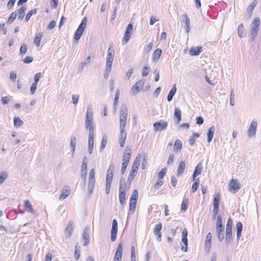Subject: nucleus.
I'll return each instance as SVG.
<instances>
[{
    "instance_id": "obj_1",
    "label": "nucleus",
    "mask_w": 261,
    "mask_h": 261,
    "mask_svg": "<svg viewBox=\"0 0 261 261\" xmlns=\"http://www.w3.org/2000/svg\"><path fill=\"white\" fill-rule=\"evenodd\" d=\"M93 122V107L91 104H89L87 109L85 126L86 128L89 130L88 139V152L90 154L92 153L94 147V127Z\"/></svg>"
},
{
    "instance_id": "obj_2",
    "label": "nucleus",
    "mask_w": 261,
    "mask_h": 261,
    "mask_svg": "<svg viewBox=\"0 0 261 261\" xmlns=\"http://www.w3.org/2000/svg\"><path fill=\"white\" fill-rule=\"evenodd\" d=\"M141 159V155L139 154L137 156L133 164L127 179V184L129 185V186L130 185L132 181L133 180L138 172V170L140 165Z\"/></svg>"
},
{
    "instance_id": "obj_3",
    "label": "nucleus",
    "mask_w": 261,
    "mask_h": 261,
    "mask_svg": "<svg viewBox=\"0 0 261 261\" xmlns=\"http://www.w3.org/2000/svg\"><path fill=\"white\" fill-rule=\"evenodd\" d=\"M260 19L256 17L252 22L249 30L250 37L252 41L255 40L259 29Z\"/></svg>"
},
{
    "instance_id": "obj_4",
    "label": "nucleus",
    "mask_w": 261,
    "mask_h": 261,
    "mask_svg": "<svg viewBox=\"0 0 261 261\" xmlns=\"http://www.w3.org/2000/svg\"><path fill=\"white\" fill-rule=\"evenodd\" d=\"M127 108L125 104L121 105L120 111V128H125L127 119Z\"/></svg>"
},
{
    "instance_id": "obj_5",
    "label": "nucleus",
    "mask_w": 261,
    "mask_h": 261,
    "mask_svg": "<svg viewBox=\"0 0 261 261\" xmlns=\"http://www.w3.org/2000/svg\"><path fill=\"white\" fill-rule=\"evenodd\" d=\"M87 23V18L86 17H85L82 20L81 23L77 29L76 30L74 36V39L76 41H78L81 38L84 31L85 29V27Z\"/></svg>"
},
{
    "instance_id": "obj_6",
    "label": "nucleus",
    "mask_w": 261,
    "mask_h": 261,
    "mask_svg": "<svg viewBox=\"0 0 261 261\" xmlns=\"http://www.w3.org/2000/svg\"><path fill=\"white\" fill-rule=\"evenodd\" d=\"M233 222L232 219L229 218L227 220L226 226V239L225 242L227 245L229 244L232 241V226Z\"/></svg>"
},
{
    "instance_id": "obj_7",
    "label": "nucleus",
    "mask_w": 261,
    "mask_h": 261,
    "mask_svg": "<svg viewBox=\"0 0 261 261\" xmlns=\"http://www.w3.org/2000/svg\"><path fill=\"white\" fill-rule=\"evenodd\" d=\"M115 51L113 48V45L110 44L107 55V62L106 67L112 68V64L114 60Z\"/></svg>"
},
{
    "instance_id": "obj_8",
    "label": "nucleus",
    "mask_w": 261,
    "mask_h": 261,
    "mask_svg": "<svg viewBox=\"0 0 261 261\" xmlns=\"http://www.w3.org/2000/svg\"><path fill=\"white\" fill-rule=\"evenodd\" d=\"M95 170L91 169L89 172V181H88V193L91 194L93 193L95 185Z\"/></svg>"
},
{
    "instance_id": "obj_9",
    "label": "nucleus",
    "mask_w": 261,
    "mask_h": 261,
    "mask_svg": "<svg viewBox=\"0 0 261 261\" xmlns=\"http://www.w3.org/2000/svg\"><path fill=\"white\" fill-rule=\"evenodd\" d=\"M168 126V122L160 120L153 123V129L155 132H162L165 130Z\"/></svg>"
},
{
    "instance_id": "obj_10",
    "label": "nucleus",
    "mask_w": 261,
    "mask_h": 261,
    "mask_svg": "<svg viewBox=\"0 0 261 261\" xmlns=\"http://www.w3.org/2000/svg\"><path fill=\"white\" fill-rule=\"evenodd\" d=\"M228 190L233 193H237L241 188V184L237 179H232L228 185Z\"/></svg>"
},
{
    "instance_id": "obj_11",
    "label": "nucleus",
    "mask_w": 261,
    "mask_h": 261,
    "mask_svg": "<svg viewBox=\"0 0 261 261\" xmlns=\"http://www.w3.org/2000/svg\"><path fill=\"white\" fill-rule=\"evenodd\" d=\"M257 126V120L256 119H253L250 124L249 128L247 130V135L249 138H252L255 136Z\"/></svg>"
},
{
    "instance_id": "obj_12",
    "label": "nucleus",
    "mask_w": 261,
    "mask_h": 261,
    "mask_svg": "<svg viewBox=\"0 0 261 261\" xmlns=\"http://www.w3.org/2000/svg\"><path fill=\"white\" fill-rule=\"evenodd\" d=\"M118 229V223L116 219H114L112 222V227L111 232V240L112 242H114L117 237Z\"/></svg>"
},
{
    "instance_id": "obj_13",
    "label": "nucleus",
    "mask_w": 261,
    "mask_h": 261,
    "mask_svg": "<svg viewBox=\"0 0 261 261\" xmlns=\"http://www.w3.org/2000/svg\"><path fill=\"white\" fill-rule=\"evenodd\" d=\"M144 82L142 80H139L132 88L131 92L134 95L137 94L140 90L143 88Z\"/></svg>"
},
{
    "instance_id": "obj_14",
    "label": "nucleus",
    "mask_w": 261,
    "mask_h": 261,
    "mask_svg": "<svg viewBox=\"0 0 261 261\" xmlns=\"http://www.w3.org/2000/svg\"><path fill=\"white\" fill-rule=\"evenodd\" d=\"M131 156V149L127 147L124 151L122 158V163L128 164Z\"/></svg>"
},
{
    "instance_id": "obj_15",
    "label": "nucleus",
    "mask_w": 261,
    "mask_h": 261,
    "mask_svg": "<svg viewBox=\"0 0 261 261\" xmlns=\"http://www.w3.org/2000/svg\"><path fill=\"white\" fill-rule=\"evenodd\" d=\"M181 21L185 24L186 32L188 33L190 31V20L187 14L181 16Z\"/></svg>"
},
{
    "instance_id": "obj_16",
    "label": "nucleus",
    "mask_w": 261,
    "mask_h": 261,
    "mask_svg": "<svg viewBox=\"0 0 261 261\" xmlns=\"http://www.w3.org/2000/svg\"><path fill=\"white\" fill-rule=\"evenodd\" d=\"M120 133L119 137V140L120 143V146L121 147H123L124 146L125 139L126 137V133L125 128H120Z\"/></svg>"
},
{
    "instance_id": "obj_17",
    "label": "nucleus",
    "mask_w": 261,
    "mask_h": 261,
    "mask_svg": "<svg viewBox=\"0 0 261 261\" xmlns=\"http://www.w3.org/2000/svg\"><path fill=\"white\" fill-rule=\"evenodd\" d=\"M74 222L71 220L69 221L68 224L65 229V232L67 234V238H70L71 237L74 229Z\"/></svg>"
},
{
    "instance_id": "obj_18",
    "label": "nucleus",
    "mask_w": 261,
    "mask_h": 261,
    "mask_svg": "<svg viewBox=\"0 0 261 261\" xmlns=\"http://www.w3.org/2000/svg\"><path fill=\"white\" fill-rule=\"evenodd\" d=\"M70 193L69 187L67 186H65L59 197V199L61 200L65 199L70 194Z\"/></svg>"
},
{
    "instance_id": "obj_19",
    "label": "nucleus",
    "mask_w": 261,
    "mask_h": 261,
    "mask_svg": "<svg viewBox=\"0 0 261 261\" xmlns=\"http://www.w3.org/2000/svg\"><path fill=\"white\" fill-rule=\"evenodd\" d=\"M202 168V164L201 162L199 163L194 171V173L192 176L193 179H196V177L201 174Z\"/></svg>"
},
{
    "instance_id": "obj_20",
    "label": "nucleus",
    "mask_w": 261,
    "mask_h": 261,
    "mask_svg": "<svg viewBox=\"0 0 261 261\" xmlns=\"http://www.w3.org/2000/svg\"><path fill=\"white\" fill-rule=\"evenodd\" d=\"M258 3L257 0H254L250 5H249L247 8V12L248 15L249 17H250L252 15V12L257 5Z\"/></svg>"
},
{
    "instance_id": "obj_21",
    "label": "nucleus",
    "mask_w": 261,
    "mask_h": 261,
    "mask_svg": "<svg viewBox=\"0 0 261 261\" xmlns=\"http://www.w3.org/2000/svg\"><path fill=\"white\" fill-rule=\"evenodd\" d=\"M202 48L201 46L192 47L189 50V54L191 56H198L202 51Z\"/></svg>"
},
{
    "instance_id": "obj_22",
    "label": "nucleus",
    "mask_w": 261,
    "mask_h": 261,
    "mask_svg": "<svg viewBox=\"0 0 261 261\" xmlns=\"http://www.w3.org/2000/svg\"><path fill=\"white\" fill-rule=\"evenodd\" d=\"M215 131V127L214 125L211 126L208 129L207 133V140L208 143H210L214 136Z\"/></svg>"
},
{
    "instance_id": "obj_23",
    "label": "nucleus",
    "mask_w": 261,
    "mask_h": 261,
    "mask_svg": "<svg viewBox=\"0 0 261 261\" xmlns=\"http://www.w3.org/2000/svg\"><path fill=\"white\" fill-rule=\"evenodd\" d=\"M24 206L25 211L28 213L32 214H34L35 213V211L32 207V204L28 200H25Z\"/></svg>"
},
{
    "instance_id": "obj_24",
    "label": "nucleus",
    "mask_w": 261,
    "mask_h": 261,
    "mask_svg": "<svg viewBox=\"0 0 261 261\" xmlns=\"http://www.w3.org/2000/svg\"><path fill=\"white\" fill-rule=\"evenodd\" d=\"M186 167V163L185 162L182 161L180 162L178 168L177 170V175L179 176L182 175L184 173L185 169Z\"/></svg>"
},
{
    "instance_id": "obj_25",
    "label": "nucleus",
    "mask_w": 261,
    "mask_h": 261,
    "mask_svg": "<svg viewBox=\"0 0 261 261\" xmlns=\"http://www.w3.org/2000/svg\"><path fill=\"white\" fill-rule=\"evenodd\" d=\"M238 33L241 38L245 37L247 34V31L244 29L242 23L240 24L238 27Z\"/></svg>"
},
{
    "instance_id": "obj_26",
    "label": "nucleus",
    "mask_w": 261,
    "mask_h": 261,
    "mask_svg": "<svg viewBox=\"0 0 261 261\" xmlns=\"http://www.w3.org/2000/svg\"><path fill=\"white\" fill-rule=\"evenodd\" d=\"M224 228H216V231L218 236V240L220 242H222L224 238Z\"/></svg>"
},
{
    "instance_id": "obj_27",
    "label": "nucleus",
    "mask_w": 261,
    "mask_h": 261,
    "mask_svg": "<svg viewBox=\"0 0 261 261\" xmlns=\"http://www.w3.org/2000/svg\"><path fill=\"white\" fill-rule=\"evenodd\" d=\"M162 50L160 48H157L152 54V60L153 62H156L161 57Z\"/></svg>"
},
{
    "instance_id": "obj_28",
    "label": "nucleus",
    "mask_w": 261,
    "mask_h": 261,
    "mask_svg": "<svg viewBox=\"0 0 261 261\" xmlns=\"http://www.w3.org/2000/svg\"><path fill=\"white\" fill-rule=\"evenodd\" d=\"M174 117L177 119L176 123L178 124L181 121V111L179 108H175L174 113Z\"/></svg>"
},
{
    "instance_id": "obj_29",
    "label": "nucleus",
    "mask_w": 261,
    "mask_h": 261,
    "mask_svg": "<svg viewBox=\"0 0 261 261\" xmlns=\"http://www.w3.org/2000/svg\"><path fill=\"white\" fill-rule=\"evenodd\" d=\"M176 91V85L174 84L173 85L171 89L169 91L168 95L167 96V100L168 101H170L173 99L174 95H175Z\"/></svg>"
},
{
    "instance_id": "obj_30",
    "label": "nucleus",
    "mask_w": 261,
    "mask_h": 261,
    "mask_svg": "<svg viewBox=\"0 0 261 261\" xmlns=\"http://www.w3.org/2000/svg\"><path fill=\"white\" fill-rule=\"evenodd\" d=\"M125 191H119V201L122 205H124L125 203Z\"/></svg>"
},
{
    "instance_id": "obj_31",
    "label": "nucleus",
    "mask_w": 261,
    "mask_h": 261,
    "mask_svg": "<svg viewBox=\"0 0 261 261\" xmlns=\"http://www.w3.org/2000/svg\"><path fill=\"white\" fill-rule=\"evenodd\" d=\"M27 9L25 6H22L20 9H18V18L19 20H22L25 15V11Z\"/></svg>"
},
{
    "instance_id": "obj_32",
    "label": "nucleus",
    "mask_w": 261,
    "mask_h": 261,
    "mask_svg": "<svg viewBox=\"0 0 261 261\" xmlns=\"http://www.w3.org/2000/svg\"><path fill=\"white\" fill-rule=\"evenodd\" d=\"M182 148V142L179 140L177 139L174 145V150L176 152H179Z\"/></svg>"
},
{
    "instance_id": "obj_33",
    "label": "nucleus",
    "mask_w": 261,
    "mask_h": 261,
    "mask_svg": "<svg viewBox=\"0 0 261 261\" xmlns=\"http://www.w3.org/2000/svg\"><path fill=\"white\" fill-rule=\"evenodd\" d=\"M76 145V138L74 136H72L71 138V140H70V147H71V152L72 153V155H74Z\"/></svg>"
},
{
    "instance_id": "obj_34",
    "label": "nucleus",
    "mask_w": 261,
    "mask_h": 261,
    "mask_svg": "<svg viewBox=\"0 0 261 261\" xmlns=\"http://www.w3.org/2000/svg\"><path fill=\"white\" fill-rule=\"evenodd\" d=\"M220 199V195L219 194H217L215 195L213 201L214 208H219Z\"/></svg>"
},
{
    "instance_id": "obj_35",
    "label": "nucleus",
    "mask_w": 261,
    "mask_h": 261,
    "mask_svg": "<svg viewBox=\"0 0 261 261\" xmlns=\"http://www.w3.org/2000/svg\"><path fill=\"white\" fill-rule=\"evenodd\" d=\"M126 183L125 179L122 177L120 179L119 181V191H125V188H126Z\"/></svg>"
},
{
    "instance_id": "obj_36",
    "label": "nucleus",
    "mask_w": 261,
    "mask_h": 261,
    "mask_svg": "<svg viewBox=\"0 0 261 261\" xmlns=\"http://www.w3.org/2000/svg\"><path fill=\"white\" fill-rule=\"evenodd\" d=\"M42 38V34L41 33H38L34 39V43L37 46H39L40 45V41Z\"/></svg>"
},
{
    "instance_id": "obj_37",
    "label": "nucleus",
    "mask_w": 261,
    "mask_h": 261,
    "mask_svg": "<svg viewBox=\"0 0 261 261\" xmlns=\"http://www.w3.org/2000/svg\"><path fill=\"white\" fill-rule=\"evenodd\" d=\"M162 228V223H159L155 225L153 230V232L155 235L161 233V230Z\"/></svg>"
},
{
    "instance_id": "obj_38",
    "label": "nucleus",
    "mask_w": 261,
    "mask_h": 261,
    "mask_svg": "<svg viewBox=\"0 0 261 261\" xmlns=\"http://www.w3.org/2000/svg\"><path fill=\"white\" fill-rule=\"evenodd\" d=\"M37 12V9H34L31 10V11H29L28 13L27 14V16L25 17V21H28L31 16L34 14H36Z\"/></svg>"
},
{
    "instance_id": "obj_39",
    "label": "nucleus",
    "mask_w": 261,
    "mask_h": 261,
    "mask_svg": "<svg viewBox=\"0 0 261 261\" xmlns=\"http://www.w3.org/2000/svg\"><path fill=\"white\" fill-rule=\"evenodd\" d=\"M89 227L87 226L85 227L84 229V231L82 235V238L83 239H89Z\"/></svg>"
},
{
    "instance_id": "obj_40",
    "label": "nucleus",
    "mask_w": 261,
    "mask_h": 261,
    "mask_svg": "<svg viewBox=\"0 0 261 261\" xmlns=\"http://www.w3.org/2000/svg\"><path fill=\"white\" fill-rule=\"evenodd\" d=\"M17 13L16 11L12 12L7 20V23L8 24L12 23L17 17Z\"/></svg>"
},
{
    "instance_id": "obj_41",
    "label": "nucleus",
    "mask_w": 261,
    "mask_h": 261,
    "mask_svg": "<svg viewBox=\"0 0 261 261\" xmlns=\"http://www.w3.org/2000/svg\"><path fill=\"white\" fill-rule=\"evenodd\" d=\"M193 180H194V182L192 187V191L193 193H194L196 191V190H197V189L198 188V185H199V179L196 178V179H193Z\"/></svg>"
},
{
    "instance_id": "obj_42",
    "label": "nucleus",
    "mask_w": 261,
    "mask_h": 261,
    "mask_svg": "<svg viewBox=\"0 0 261 261\" xmlns=\"http://www.w3.org/2000/svg\"><path fill=\"white\" fill-rule=\"evenodd\" d=\"M107 144V137L105 135H104L102 137L101 145H100V148H99L100 151H101L103 150V149L105 148Z\"/></svg>"
},
{
    "instance_id": "obj_43",
    "label": "nucleus",
    "mask_w": 261,
    "mask_h": 261,
    "mask_svg": "<svg viewBox=\"0 0 261 261\" xmlns=\"http://www.w3.org/2000/svg\"><path fill=\"white\" fill-rule=\"evenodd\" d=\"M28 45L25 43H23L20 48L19 54L21 55H24L26 53Z\"/></svg>"
},
{
    "instance_id": "obj_44",
    "label": "nucleus",
    "mask_w": 261,
    "mask_h": 261,
    "mask_svg": "<svg viewBox=\"0 0 261 261\" xmlns=\"http://www.w3.org/2000/svg\"><path fill=\"white\" fill-rule=\"evenodd\" d=\"M23 124V121L19 117H15L14 118V125L16 127L20 126Z\"/></svg>"
},
{
    "instance_id": "obj_45",
    "label": "nucleus",
    "mask_w": 261,
    "mask_h": 261,
    "mask_svg": "<svg viewBox=\"0 0 261 261\" xmlns=\"http://www.w3.org/2000/svg\"><path fill=\"white\" fill-rule=\"evenodd\" d=\"M189 200L188 199H184L181 205V211H185L187 209Z\"/></svg>"
},
{
    "instance_id": "obj_46",
    "label": "nucleus",
    "mask_w": 261,
    "mask_h": 261,
    "mask_svg": "<svg viewBox=\"0 0 261 261\" xmlns=\"http://www.w3.org/2000/svg\"><path fill=\"white\" fill-rule=\"evenodd\" d=\"M137 204V201H130L129 205V210L130 212L134 213L136 209V206Z\"/></svg>"
},
{
    "instance_id": "obj_47",
    "label": "nucleus",
    "mask_w": 261,
    "mask_h": 261,
    "mask_svg": "<svg viewBox=\"0 0 261 261\" xmlns=\"http://www.w3.org/2000/svg\"><path fill=\"white\" fill-rule=\"evenodd\" d=\"M216 228H224L222 222V217L221 215H219L217 218Z\"/></svg>"
},
{
    "instance_id": "obj_48",
    "label": "nucleus",
    "mask_w": 261,
    "mask_h": 261,
    "mask_svg": "<svg viewBox=\"0 0 261 261\" xmlns=\"http://www.w3.org/2000/svg\"><path fill=\"white\" fill-rule=\"evenodd\" d=\"M138 192L137 190H135L133 191L131 197L130 198V201H137L138 199Z\"/></svg>"
},
{
    "instance_id": "obj_49",
    "label": "nucleus",
    "mask_w": 261,
    "mask_h": 261,
    "mask_svg": "<svg viewBox=\"0 0 261 261\" xmlns=\"http://www.w3.org/2000/svg\"><path fill=\"white\" fill-rule=\"evenodd\" d=\"M79 98H80L79 94H74L72 95V103L74 105H76L77 104Z\"/></svg>"
},
{
    "instance_id": "obj_50",
    "label": "nucleus",
    "mask_w": 261,
    "mask_h": 261,
    "mask_svg": "<svg viewBox=\"0 0 261 261\" xmlns=\"http://www.w3.org/2000/svg\"><path fill=\"white\" fill-rule=\"evenodd\" d=\"M122 253L115 252L113 261H121Z\"/></svg>"
},
{
    "instance_id": "obj_51",
    "label": "nucleus",
    "mask_w": 261,
    "mask_h": 261,
    "mask_svg": "<svg viewBox=\"0 0 261 261\" xmlns=\"http://www.w3.org/2000/svg\"><path fill=\"white\" fill-rule=\"evenodd\" d=\"M87 159L86 156H84L82 160V165L81 170H87Z\"/></svg>"
},
{
    "instance_id": "obj_52",
    "label": "nucleus",
    "mask_w": 261,
    "mask_h": 261,
    "mask_svg": "<svg viewBox=\"0 0 261 261\" xmlns=\"http://www.w3.org/2000/svg\"><path fill=\"white\" fill-rule=\"evenodd\" d=\"M115 170L114 164L113 163H111L107 171V173L110 174H113Z\"/></svg>"
},
{
    "instance_id": "obj_53",
    "label": "nucleus",
    "mask_w": 261,
    "mask_h": 261,
    "mask_svg": "<svg viewBox=\"0 0 261 261\" xmlns=\"http://www.w3.org/2000/svg\"><path fill=\"white\" fill-rule=\"evenodd\" d=\"M234 98L235 94L233 91V90H231L230 95V104L232 106L234 105Z\"/></svg>"
},
{
    "instance_id": "obj_54",
    "label": "nucleus",
    "mask_w": 261,
    "mask_h": 261,
    "mask_svg": "<svg viewBox=\"0 0 261 261\" xmlns=\"http://www.w3.org/2000/svg\"><path fill=\"white\" fill-rule=\"evenodd\" d=\"M7 177L8 175L6 172L0 173V185L5 180Z\"/></svg>"
},
{
    "instance_id": "obj_55",
    "label": "nucleus",
    "mask_w": 261,
    "mask_h": 261,
    "mask_svg": "<svg viewBox=\"0 0 261 261\" xmlns=\"http://www.w3.org/2000/svg\"><path fill=\"white\" fill-rule=\"evenodd\" d=\"M152 47H153V42H149L148 43V44L147 45V46L146 47H145V48L144 49V51L146 52V53H149L151 51V49L152 48Z\"/></svg>"
},
{
    "instance_id": "obj_56",
    "label": "nucleus",
    "mask_w": 261,
    "mask_h": 261,
    "mask_svg": "<svg viewBox=\"0 0 261 261\" xmlns=\"http://www.w3.org/2000/svg\"><path fill=\"white\" fill-rule=\"evenodd\" d=\"M111 67H106L105 73H104V77L107 79L108 77L109 74L111 73Z\"/></svg>"
},
{
    "instance_id": "obj_57",
    "label": "nucleus",
    "mask_w": 261,
    "mask_h": 261,
    "mask_svg": "<svg viewBox=\"0 0 261 261\" xmlns=\"http://www.w3.org/2000/svg\"><path fill=\"white\" fill-rule=\"evenodd\" d=\"M166 168H163L159 172L158 176L159 177V179H162L166 175Z\"/></svg>"
},
{
    "instance_id": "obj_58",
    "label": "nucleus",
    "mask_w": 261,
    "mask_h": 261,
    "mask_svg": "<svg viewBox=\"0 0 261 261\" xmlns=\"http://www.w3.org/2000/svg\"><path fill=\"white\" fill-rule=\"evenodd\" d=\"M33 58L31 56H27L23 59V61L26 64H29L33 62Z\"/></svg>"
},
{
    "instance_id": "obj_59",
    "label": "nucleus",
    "mask_w": 261,
    "mask_h": 261,
    "mask_svg": "<svg viewBox=\"0 0 261 261\" xmlns=\"http://www.w3.org/2000/svg\"><path fill=\"white\" fill-rule=\"evenodd\" d=\"M133 72H134V70L133 68H130L128 71L126 73L125 75V77L127 79V80H129L130 79V77L132 76L133 73Z\"/></svg>"
},
{
    "instance_id": "obj_60",
    "label": "nucleus",
    "mask_w": 261,
    "mask_h": 261,
    "mask_svg": "<svg viewBox=\"0 0 261 261\" xmlns=\"http://www.w3.org/2000/svg\"><path fill=\"white\" fill-rule=\"evenodd\" d=\"M81 178L84 180V182H85L87 177V170H81Z\"/></svg>"
},
{
    "instance_id": "obj_61",
    "label": "nucleus",
    "mask_w": 261,
    "mask_h": 261,
    "mask_svg": "<svg viewBox=\"0 0 261 261\" xmlns=\"http://www.w3.org/2000/svg\"><path fill=\"white\" fill-rule=\"evenodd\" d=\"M113 175L114 174H110L107 173V176H106V183L108 184H111L113 178Z\"/></svg>"
},
{
    "instance_id": "obj_62",
    "label": "nucleus",
    "mask_w": 261,
    "mask_h": 261,
    "mask_svg": "<svg viewBox=\"0 0 261 261\" xmlns=\"http://www.w3.org/2000/svg\"><path fill=\"white\" fill-rule=\"evenodd\" d=\"M237 232H242L243 229V224L241 222H239L236 224Z\"/></svg>"
},
{
    "instance_id": "obj_63",
    "label": "nucleus",
    "mask_w": 261,
    "mask_h": 261,
    "mask_svg": "<svg viewBox=\"0 0 261 261\" xmlns=\"http://www.w3.org/2000/svg\"><path fill=\"white\" fill-rule=\"evenodd\" d=\"M56 22L55 20H51L50 23H49L48 27H47V29L48 30H51L53 29H54L55 26H56Z\"/></svg>"
},
{
    "instance_id": "obj_64",
    "label": "nucleus",
    "mask_w": 261,
    "mask_h": 261,
    "mask_svg": "<svg viewBox=\"0 0 261 261\" xmlns=\"http://www.w3.org/2000/svg\"><path fill=\"white\" fill-rule=\"evenodd\" d=\"M149 72V68L147 67H144L142 71V76H147Z\"/></svg>"
}]
</instances>
